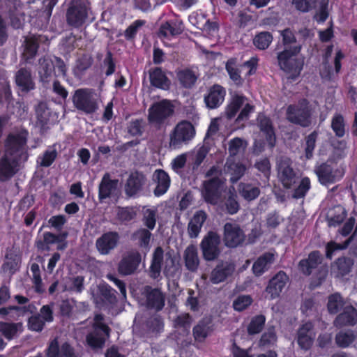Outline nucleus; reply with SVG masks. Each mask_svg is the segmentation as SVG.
<instances>
[{
  "instance_id": "obj_1",
  "label": "nucleus",
  "mask_w": 357,
  "mask_h": 357,
  "mask_svg": "<svg viewBox=\"0 0 357 357\" xmlns=\"http://www.w3.org/2000/svg\"><path fill=\"white\" fill-rule=\"evenodd\" d=\"M301 46L298 45L289 49L286 48L278 54L280 68L284 71L291 73L290 77L296 78L300 74L304 63L303 58L298 57Z\"/></svg>"
},
{
  "instance_id": "obj_2",
  "label": "nucleus",
  "mask_w": 357,
  "mask_h": 357,
  "mask_svg": "<svg viewBox=\"0 0 357 357\" xmlns=\"http://www.w3.org/2000/svg\"><path fill=\"white\" fill-rule=\"evenodd\" d=\"M72 102L78 111L86 114H92L98 109L97 94L93 89H76L72 96Z\"/></svg>"
},
{
  "instance_id": "obj_3",
  "label": "nucleus",
  "mask_w": 357,
  "mask_h": 357,
  "mask_svg": "<svg viewBox=\"0 0 357 357\" xmlns=\"http://www.w3.org/2000/svg\"><path fill=\"white\" fill-rule=\"evenodd\" d=\"M27 136L26 130L16 134H9L5 141L6 155L16 156L15 159L26 161L29 157L27 151L25 149Z\"/></svg>"
},
{
  "instance_id": "obj_4",
  "label": "nucleus",
  "mask_w": 357,
  "mask_h": 357,
  "mask_svg": "<svg viewBox=\"0 0 357 357\" xmlns=\"http://www.w3.org/2000/svg\"><path fill=\"white\" fill-rule=\"evenodd\" d=\"M287 119L302 127H308L311 124L309 102L306 99H302L296 105H290L287 109Z\"/></svg>"
},
{
  "instance_id": "obj_5",
  "label": "nucleus",
  "mask_w": 357,
  "mask_h": 357,
  "mask_svg": "<svg viewBox=\"0 0 357 357\" xmlns=\"http://www.w3.org/2000/svg\"><path fill=\"white\" fill-rule=\"evenodd\" d=\"M89 17L87 6L81 1H73L66 11V21L68 26L79 29L84 26Z\"/></svg>"
},
{
  "instance_id": "obj_6",
  "label": "nucleus",
  "mask_w": 357,
  "mask_h": 357,
  "mask_svg": "<svg viewBox=\"0 0 357 357\" xmlns=\"http://www.w3.org/2000/svg\"><path fill=\"white\" fill-rule=\"evenodd\" d=\"M174 107L168 100H162L153 103L149 109L148 120L151 123L161 125L171 116Z\"/></svg>"
},
{
  "instance_id": "obj_7",
  "label": "nucleus",
  "mask_w": 357,
  "mask_h": 357,
  "mask_svg": "<svg viewBox=\"0 0 357 357\" xmlns=\"http://www.w3.org/2000/svg\"><path fill=\"white\" fill-rule=\"evenodd\" d=\"M220 236L212 231L208 232L200 245L203 257L205 260L214 261L218 258L220 254Z\"/></svg>"
},
{
  "instance_id": "obj_8",
  "label": "nucleus",
  "mask_w": 357,
  "mask_h": 357,
  "mask_svg": "<svg viewBox=\"0 0 357 357\" xmlns=\"http://www.w3.org/2000/svg\"><path fill=\"white\" fill-rule=\"evenodd\" d=\"M111 328L107 324L92 325V330L86 336L87 344L92 349H101L110 336Z\"/></svg>"
},
{
  "instance_id": "obj_9",
  "label": "nucleus",
  "mask_w": 357,
  "mask_h": 357,
  "mask_svg": "<svg viewBox=\"0 0 357 357\" xmlns=\"http://www.w3.org/2000/svg\"><path fill=\"white\" fill-rule=\"evenodd\" d=\"M317 3H319V10L315 13L314 18L318 22H324L329 15L328 0H293L296 8L302 12H307L316 8Z\"/></svg>"
},
{
  "instance_id": "obj_10",
  "label": "nucleus",
  "mask_w": 357,
  "mask_h": 357,
  "mask_svg": "<svg viewBox=\"0 0 357 357\" xmlns=\"http://www.w3.org/2000/svg\"><path fill=\"white\" fill-rule=\"evenodd\" d=\"M119 239V234L116 231L105 232L96 240V248L100 255H108L117 247Z\"/></svg>"
},
{
  "instance_id": "obj_11",
  "label": "nucleus",
  "mask_w": 357,
  "mask_h": 357,
  "mask_svg": "<svg viewBox=\"0 0 357 357\" xmlns=\"http://www.w3.org/2000/svg\"><path fill=\"white\" fill-rule=\"evenodd\" d=\"M146 182V176L139 172H132L124 185V192L127 197H135L144 189Z\"/></svg>"
},
{
  "instance_id": "obj_12",
  "label": "nucleus",
  "mask_w": 357,
  "mask_h": 357,
  "mask_svg": "<svg viewBox=\"0 0 357 357\" xmlns=\"http://www.w3.org/2000/svg\"><path fill=\"white\" fill-rule=\"evenodd\" d=\"M143 293L146 298V306L148 309L154 310L156 312L163 309L165 296L160 289L146 285L144 288Z\"/></svg>"
},
{
  "instance_id": "obj_13",
  "label": "nucleus",
  "mask_w": 357,
  "mask_h": 357,
  "mask_svg": "<svg viewBox=\"0 0 357 357\" xmlns=\"http://www.w3.org/2000/svg\"><path fill=\"white\" fill-rule=\"evenodd\" d=\"M245 238V235L238 225L229 222L225 225L223 241L226 246L236 248L241 245Z\"/></svg>"
},
{
  "instance_id": "obj_14",
  "label": "nucleus",
  "mask_w": 357,
  "mask_h": 357,
  "mask_svg": "<svg viewBox=\"0 0 357 357\" xmlns=\"http://www.w3.org/2000/svg\"><path fill=\"white\" fill-rule=\"evenodd\" d=\"M119 180L112 179L109 173H105L98 185V200L102 202L106 199L116 195Z\"/></svg>"
},
{
  "instance_id": "obj_15",
  "label": "nucleus",
  "mask_w": 357,
  "mask_h": 357,
  "mask_svg": "<svg viewBox=\"0 0 357 357\" xmlns=\"http://www.w3.org/2000/svg\"><path fill=\"white\" fill-rule=\"evenodd\" d=\"M222 181L218 178H213L204 183V190L202 194L206 202L216 204L221 197Z\"/></svg>"
},
{
  "instance_id": "obj_16",
  "label": "nucleus",
  "mask_w": 357,
  "mask_h": 357,
  "mask_svg": "<svg viewBox=\"0 0 357 357\" xmlns=\"http://www.w3.org/2000/svg\"><path fill=\"white\" fill-rule=\"evenodd\" d=\"M142 260L139 252H131L123 257L119 264V271L125 275L133 273L138 268Z\"/></svg>"
},
{
  "instance_id": "obj_17",
  "label": "nucleus",
  "mask_w": 357,
  "mask_h": 357,
  "mask_svg": "<svg viewBox=\"0 0 357 357\" xmlns=\"http://www.w3.org/2000/svg\"><path fill=\"white\" fill-rule=\"evenodd\" d=\"M15 84L23 92H29L35 88L31 70L26 68H20L15 73Z\"/></svg>"
},
{
  "instance_id": "obj_18",
  "label": "nucleus",
  "mask_w": 357,
  "mask_h": 357,
  "mask_svg": "<svg viewBox=\"0 0 357 357\" xmlns=\"http://www.w3.org/2000/svg\"><path fill=\"white\" fill-rule=\"evenodd\" d=\"M19 160L8 158L5 155L0 159V181L5 182L10 180L17 172L16 167Z\"/></svg>"
},
{
  "instance_id": "obj_19",
  "label": "nucleus",
  "mask_w": 357,
  "mask_h": 357,
  "mask_svg": "<svg viewBox=\"0 0 357 357\" xmlns=\"http://www.w3.org/2000/svg\"><path fill=\"white\" fill-rule=\"evenodd\" d=\"M149 75L151 86L160 89H169L170 81L161 68L155 67L150 68Z\"/></svg>"
},
{
  "instance_id": "obj_20",
  "label": "nucleus",
  "mask_w": 357,
  "mask_h": 357,
  "mask_svg": "<svg viewBox=\"0 0 357 357\" xmlns=\"http://www.w3.org/2000/svg\"><path fill=\"white\" fill-rule=\"evenodd\" d=\"M234 270L235 266L234 264L221 262L212 271L210 280L214 284L223 282L227 277L232 275Z\"/></svg>"
},
{
  "instance_id": "obj_21",
  "label": "nucleus",
  "mask_w": 357,
  "mask_h": 357,
  "mask_svg": "<svg viewBox=\"0 0 357 357\" xmlns=\"http://www.w3.org/2000/svg\"><path fill=\"white\" fill-rule=\"evenodd\" d=\"M153 179L156 183V187L153 190L154 195L156 197L163 195L170 186V178L168 174L163 169H157L153 174Z\"/></svg>"
},
{
  "instance_id": "obj_22",
  "label": "nucleus",
  "mask_w": 357,
  "mask_h": 357,
  "mask_svg": "<svg viewBox=\"0 0 357 357\" xmlns=\"http://www.w3.org/2000/svg\"><path fill=\"white\" fill-rule=\"evenodd\" d=\"M357 323V310L351 305L344 307L343 312L337 316L334 321V326L342 327L344 326H354Z\"/></svg>"
},
{
  "instance_id": "obj_23",
  "label": "nucleus",
  "mask_w": 357,
  "mask_h": 357,
  "mask_svg": "<svg viewBox=\"0 0 357 357\" xmlns=\"http://www.w3.org/2000/svg\"><path fill=\"white\" fill-rule=\"evenodd\" d=\"M164 260V251L160 246L157 247L152 256L151 266L149 269L150 278L155 280L160 276L162 266Z\"/></svg>"
},
{
  "instance_id": "obj_24",
  "label": "nucleus",
  "mask_w": 357,
  "mask_h": 357,
  "mask_svg": "<svg viewBox=\"0 0 357 357\" xmlns=\"http://www.w3.org/2000/svg\"><path fill=\"white\" fill-rule=\"evenodd\" d=\"M287 276L284 272H279L268 283L266 291L271 294L272 298L278 297L285 286Z\"/></svg>"
},
{
  "instance_id": "obj_25",
  "label": "nucleus",
  "mask_w": 357,
  "mask_h": 357,
  "mask_svg": "<svg viewBox=\"0 0 357 357\" xmlns=\"http://www.w3.org/2000/svg\"><path fill=\"white\" fill-rule=\"evenodd\" d=\"M257 121L261 131L265 133L270 146L273 147L275 144L276 137L271 119L260 114L258 116Z\"/></svg>"
},
{
  "instance_id": "obj_26",
  "label": "nucleus",
  "mask_w": 357,
  "mask_h": 357,
  "mask_svg": "<svg viewBox=\"0 0 357 357\" xmlns=\"http://www.w3.org/2000/svg\"><path fill=\"white\" fill-rule=\"evenodd\" d=\"M321 261V255L318 251H314L310 253L307 259L301 260L298 266L303 274L310 275L312 269L316 268Z\"/></svg>"
},
{
  "instance_id": "obj_27",
  "label": "nucleus",
  "mask_w": 357,
  "mask_h": 357,
  "mask_svg": "<svg viewBox=\"0 0 357 357\" xmlns=\"http://www.w3.org/2000/svg\"><path fill=\"white\" fill-rule=\"evenodd\" d=\"M224 170L226 173L230 174V181L232 183H234L243 176L245 171V167L242 164L235 162L233 158H229L226 162Z\"/></svg>"
},
{
  "instance_id": "obj_28",
  "label": "nucleus",
  "mask_w": 357,
  "mask_h": 357,
  "mask_svg": "<svg viewBox=\"0 0 357 357\" xmlns=\"http://www.w3.org/2000/svg\"><path fill=\"white\" fill-rule=\"evenodd\" d=\"M225 93V90L221 86L214 85L204 98L206 106L211 109L217 107L222 102Z\"/></svg>"
},
{
  "instance_id": "obj_29",
  "label": "nucleus",
  "mask_w": 357,
  "mask_h": 357,
  "mask_svg": "<svg viewBox=\"0 0 357 357\" xmlns=\"http://www.w3.org/2000/svg\"><path fill=\"white\" fill-rule=\"evenodd\" d=\"M278 172L284 186L286 188H290L292 183H295V174L287 161L283 160L280 162Z\"/></svg>"
},
{
  "instance_id": "obj_30",
  "label": "nucleus",
  "mask_w": 357,
  "mask_h": 357,
  "mask_svg": "<svg viewBox=\"0 0 357 357\" xmlns=\"http://www.w3.org/2000/svg\"><path fill=\"white\" fill-rule=\"evenodd\" d=\"M54 61L48 57H43L39 59L38 74L40 80L43 82H48L54 74Z\"/></svg>"
},
{
  "instance_id": "obj_31",
  "label": "nucleus",
  "mask_w": 357,
  "mask_h": 357,
  "mask_svg": "<svg viewBox=\"0 0 357 357\" xmlns=\"http://www.w3.org/2000/svg\"><path fill=\"white\" fill-rule=\"evenodd\" d=\"M39 48V40L36 36L26 38L24 41V48L22 53V57L26 62L33 59Z\"/></svg>"
},
{
  "instance_id": "obj_32",
  "label": "nucleus",
  "mask_w": 357,
  "mask_h": 357,
  "mask_svg": "<svg viewBox=\"0 0 357 357\" xmlns=\"http://www.w3.org/2000/svg\"><path fill=\"white\" fill-rule=\"evenodd\" d=\"M22 324L21 322H5L0 321V334H1L6 340H12L17 335L18 332L21 330Z\"/></svg>"
},
{
  "instance_id": "obj_33",
  "label": "nucleus",
  "mask_w": 357,
  "mask_h": 357,
  "mask_svg": "<svg viewBox=\"0 0 357 357\" xmlns=\"http://www.w3.org/2000/svg\"><path fill=\"white\" fill-rule=\"evenodd\" d=\"M184 260L185 266L188 270L195 271L197 268L199 259L197 255V248L194 245H190L185 250Z\"/></svg>"
},
{
  "instance_id": "obj_34",
  "label": "nucleus",
  "mask_w": 357,
  "mask_h": 357,
  "mask_svg": "<svg viewBox=\"0 0 357 357\" xmlns=\"http://www.w3.org/2000/svg\"><path fill=\"white\" fill-rule=\"evenodd\" d=\"M347 211L346 210L340 206H337L331 208L326 215L328 225L336 226L341 224L346 218Z\"/></svg>"
},
{
  "instance_id": "obj_35",
  "label": "nucleus",
  "mask_w": 357,
  "mask_h": 357,
  "mask_svg": "<svg viewBox=\"0 0 357 357\" xmlns=\"http://www.w3.org/2000/svg\"><path fill=\"white\" fill-rule=\"evenodd\" d=\"M274 255L266 252L259 257L252 266V271L256 276L261 275L268 267V265L273 262Z\"/></svg>"
},
{
  "instance_id": "obj_36",
  "label": "nucleus",
  "mask_w": 357,
  "mask_h": 357,
  "mask_svg": "<svg viewBox=\"0 0 357 357\" xmlns=\"http://www.w3.org/2000/svg\"><path fill=\"white\" fill-rule=\"evenodd\" d=\"M100 295L105 305H114L117 302L116 291L109 284H105L100 287Z\"/></svg>"
},
{
  "instance_id": "obj_37",
  "label": "nucleus",
  "mask_w": 357,
  "mask_h": 357,
  "mask_svg": "<svg viewBox=\"0 0 357 357\" xmlns=\"http://www.w3.org/2000/svg\"><path fill=\"white\" fill-rule=\"evenodd\" d=\"M316 173L320 182L323 184L334 181L335 176L333 172L332 167L327 164H322L317 169Z\"/></svg>"
},
{
  "instance_id": "obj_38",
  "label": "nucleus",
  "mask_w": 357,
  "mask_h": 357,
  "mask_svg": "<svg viewBox=\"0 0 357 357\" xmlns=\"http://www.w3.org/2000/svg\"><path fill=\"white\" fill-rule=\"evenodd\" d=\"M239 192L245 200L250 202L259 195L260 190L252 184L241 183L239 184Z\"/></svg>"
},
{
  "instance_id": "obj_39",
  "label": "nucleus",
  "mask_w": 357,
  "mask_h": 357,
  "mask_svg": "<svg viewBox=\"0 0 357 357\" xmlns=\"http://www.w3.org/2000/svg\"><path fill=\"white\" fill-rule=\"evenodd\" d=\"M58 153L56 149L46 150L37 158V164L42 167H50L57 158Z\"/></svg>"
},
{
  "instance_id": "obj_40",
  "label": "nucleus",
  "mask_w": 357,
  "mask_h": 357,
  "mask_svg": "<svg viewBox=\"0 0 357 357\" xmlns=\"http://www.w3.org/2000/svg\"><path fill=\"white\" fill-rule=\"evenodd\" d=\"M43 239H36L35 247L40 252L49 251L50 245L54 244V234L50 231L43 233Z\"/></svg>"
},
{
  "instance_id": "obj_41",
  "label": "nucleus",
  "mask_w": 357,
  "mask_h": 357,
  "mask_svg": "<svg viewBox=\"0 0 357 357\" xmlns=\"http://www.w3.org/2000/svg\"><path fill=\"white\" fill-rule=\"evenodd\" d=\"M145 122L142 119H132L127 127L128 133L132 137L142 136L144 132Z\"/></svg>"
},
{
  "instance_id": "obj_42",
  "label": "nucleus",
  "mask_w": 357,
  "mask_h": 357,
  "mask_svg": "<svg viewBox=\"0 0 357 357\" xmlns=\"http://www.w3.org/2000/svg\"><path fill=\"white\" fill-rule=\"evenodd\" d=\"M335 264L338 269V275L343 277L351 271L354 260L350 257H342L338 258Z\"/></svg>"
},
{
  "instance_id": "obj_43",
  "label": "nucleus",
  "mask_w": 357,
  "mask_h": 357,
  "mask_svg": "<svg viewBox=\"0 0 357 357\" xmlns=\"http://www.w3.org/2000/svg\"><path fill=\"white\" fill-rule=\"evenodd\" d=\"M245 97L236 95L231 103L227 106L225 114L229 119L233 118L240 107L243 105Z\"/></svg>"
},
{
  "instance_id": "obj_44",
  "label": "nucleus",
  "mask_w": 357,
  "mask_h": 357,
  "mask_svg": "<svg viewBox=\"0 0 357 357\" xmlns=\"http://www.w3.org/2000/svg\"><path fill=\"white\" fill-rule=\"evenodd\" d=\"M356 339V335L351 331L340 332L335 336V342L340 347H347Z\"/></svg>"
},
{
  "instance_id": "obj_45",
  "label": "nucleus",
  "mask_w": 357,
  "mask_h": 357,
  "mask_svg": "<svg viewBox=\"0 0 357 357\" xmlns=\"http://www.w3.org/2000/svg\"><path fill=\"white\" fill-rule=\"evenodd\" d=\"M344 303L340 294L336 293L328 297V310L331 314H336L342 308Z\"/></svg>"
},
{
  "instance_id": "obj_46",
  "label": "nucleus",
  "mask_w": 357,
  "mask_h": 357,
  "mask_svg": "<svg viewBox=\"0 0 357 357\" xmlns=\"http://www.w3.org/2000/svg\"><path fill=\"white\" fill-rule=\"evenodd\" d=\"M265 324V317L258 315L255 317L248 326V333L249 335H255L260 333Z\"/></svg>"
},
{
  "instance_id": "obj_47",
  "label": "nucleus",
  "mask_w": 357,
  "mask_h": 357,
  "mask_svg": "<svg viewBox=\"0 0 357 357\" xmlns=\"http://www.w3.org/2000/svg\"><path fill=\"white\" fill-rule=\"evenodd\" d=\"M272 40L273 36L269 32H261L255 37L253 43L257 48L265 50L269 46Z\"/></svg>"
},
{
  "instance_id": "obj_48",
  "label": "nucleus",
  "mask_w": 357,
  "mask_h": 357,
  "mask_svg": "<svg viewBox=\"0 0 357 357\" xmlns=\"http://www.w3.org/2000/svg\"><path fill=\"white\" fill-rule=\"evenodd\" d=\"M146 21L143 20H136L124 31V37L127 40H133L138 32L139 28L144 26Z\"/></svg>"
},
{
  "instance_id": "obj_49",
  "label": "nucleus",
  "mask_w": 357,
  "mask_h": 357,
  "mask_svg": "<svg viewBox=\"0 0 357 357\" xmlns=\"http://www.w3.org/2000/svg\"><path fill=\"white\" fill-rule=\"evenodd\" d=\"M45 326V322L40 317V314H34L29 317L27 327L29 330L35 332H41Z\"/></svg>"
},
{
  "instance_id": "obj_50",
  "label": "nucleus",
  "mask_w": 357,
  "mask_h": 357,
  "mask_svg": "<svg viewBox=\"0 0 357 357\" xmlns=\"http://www.w3.org/2000/svg\"><path fill=\"white\" fill-rule=\"evenodd\" d=\"M195 133L194 126L190 122L185 121L180 122V140L188 141Z\"/></svg>"
},
{
  "instance_id": "obj_51",
  "label": "nucleus",
  "mask_w": 357,
  "mask_h": 357,
  "mask_svg": "<svg viewBox=\"0 0 357 357\" xmlns=\"http://www.w3.org/2000/svg\"><path fill=\"white\" fill-rule=\"evenodd\" d=\"M31 271L33 274V283L35 287V291L37 293H42L43 291L42 288L43 282L39 265L37 263H33L31 265Z\"/></svg>"
},
{
  "instance_id": "obj_52",
  "label": "nucleus",
  "mask_w": 357,
  "mask_h": 357,
  "mask_svg": "<svg viewBox=\"0 0 357 357\" xmlns=\"http://www.w3.org/2000/svg\"><path fill=\"white\" fill-rule=\"evenodd\" d=\"M197 79V77L195 73L189 69L180 71V82L185 88H191L195 84Z\"/></svg>"
},
{
  "instance_id": "obj_53",
  "label": "nucleus",
  "mask_w": 357,
  "mask_h": 357,
  "mask_svg": "<svg viewBox=\"0 0 357 357\" xmlns=\"http://www.w3.org/2000/svg\"><path fill=\"white\" fill-rule=\"evenodd\" d=\"M236 59H231L226 63V69L230 78L237 84H241L242 79L240 75V70L235 68Z\"/></svg>"
},
{
  "instance_id": "obj_54",
  "label": "nucleus",
  "mask_w": 357,
  "mask_h": 357,
  "mask_svg": "<svg viewBox=\"0 0 357 357\" xmlns=\"http://www.w3.org/2000/svg\"><path fill=\"white\" fill-rule=\"evenodd\" d=\"M178 33V29L174 28L170 22H166L160 25L158 36L160 38H165L174 36Z\"/></svg>"
},
{
  "instance_id": "obj_55",
  "label": "nucleus",
  "mask_w": 357,
  "mask_h": 357,
  "mask_svg": "<svg viewBox=\"0 0 357 357\" xmlns=\"http://www.w3.org/2000/svg\"><path fill=\"white\" fill-rule=\"evenodd\" d=\"M247 146L246 141L241 138L236 137L231 140L229 143V153L230 158H233L241 150V149H245Z\"/></svg>"
},
{
  "instance_id": "obj_56",
  "label": "nucleus",
  "mask_w": 357,
  "mask_h": 357,
  "mask_svg": "<svg viewBox=\"0 0 357 357\" xmlns=\"http://www.w3.org/2000/svg\"><path fill=\"white\" fill-rule=\"evenodd\" d=\"M354 234L348 238L343 243H337L334 241H331L327 244L326 246V257L328 258H331L332 253L335 250L345 249L348 247L349 243L351 242L354 238Z\"/></svg>"
},
{
  "instance_id": "obj_57",
  "label": "nucleus",
  "mask_w": 357,
  "mask_h": 357,
  "mask_svg": "<svg viewBox=\"0 0 357 357\" xmlns=\"http://www.w3.org/2000/svg\"><path fill=\"white\" fill-rule=\"evenodd\" d=\"M136 212L132 207H119L117 217L122 222H129L136 216Z\"/></svg>"
},
{
  "instance_id": "obj_58",
  "label": "nucleus",
  "mask_w": 357,
  "mask_h": 357,
  "mask_svg": "<svg viewBox=\"0 0 357 357\" xmlns=\"http://www.w3.org/2000/svg\"><path fill=\"white\" fill-rule=\"evenodd\" d=\"M92 65V59L90 56H82L77 61L75 69V73L82 75Z\"/></svg>"
},
{
  "instance_id": "obj_59",
  "label": "nucleus",
  "mask_w": 357,
  "mask_h": 357,
  "mask_svg": "<svg viewBox=\"0 0 357 357\" xmlns=\"http://www.w3.org/2000/svg\"><path fill=\"white\" fill-rule=\"evenodd\" d=\"M12 100V91L8 84H0V106L10 104Z\"/></svg>"
},
{
  "instance_id": "obj_60",
  "label": "nucleus",
  "mask_w": 357,
  "mask_h": 357,
  "mask_svg": "<svg viewBox=\"0 0 357 357\" xmlns=\"http://www.w3.org/2000/svg\"><path fill=\"white\" fill-rule=\"evenodd\" d=\"M328 275V268L326 266H321L317 273L315 277L313 278L310 283V288L314 289L323 282L325 280Z\"/></svg>"
},
{
  "instance_id": "obj_61",
  "label": "nucleus",
  "mask_w": 357,
  "mask_h": 357,
  "mask_svg": "<svg viewBox=\"0 0 357 357\" xmlns=\"http://www.w3.org/2000/svg\"><path fill=\"white\" fill-rule=\"evenodd\" d=\"M229 195L226 200L225 205L227 209V211L230 214L236 213L239 209V204L236 200L237 195L233 193L231 190H229Z\"/></svg>"
},
{
  "instance_id": "obj_62",
  "label": "nucleus",
  "mask_w": 357,
  "mask_h": 357,
  "mask_svg": "<svg viewBox=\"0 0 357 357\" xmlns=\"http://www.w3.org/2000/svg\"><path fill=\"white\" fill-rule=\"evenodd\" d=\"M50 227L54 228L56 231H61L66 222V218L63 215L52 216L47 221Z\"/></svg>"
},
{
  "instance_id": "obj_63",
  "label": "nucleus",
  "mask_w": 357,
  "mask_h": 357,
  "mask_svg": "<svg viewBox=\"0 0 357 357\" xmlns=\"http://www.w3.org/2000/svg\"><path fill=\"white\" fill-rule=\"evenodd\" d=\"M331 126L337 137H340L344 135V124L342 116H335L332 121Z\"/></svg>"
},
{
  "instance_id": "obj_64",
  "label": "nucleus",
  "mask_w": 357,
  "mask_h": 357,
  "mask_svg": "<svg viewBox=\"0 0 357 357\" xmlns=\"http://www.w3.org/2000/svg\"><path fill=\"white\" fill-rule=\"evenodd\" d=\"M135 236L139 240L140 246L146 247L149 245L151 234L146 229H140L135 233Z\"/></svg>"
}]
</instances>
